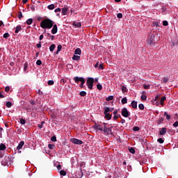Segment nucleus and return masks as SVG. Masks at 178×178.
Masks as SVG:
<instances>
[{
  "mask_svg": "<svg viewBox=\"0 0 178 178\" xmlns=\"http://www.w3.org/2000/svg\"><path fill=\"white\" fill-rule=\"evenodd\" d=\"M3 38H8V37H10V35L9 34V33H6L3 34Z\"/></svg>",
  "mask_w": 178,
  "mask_h": 178,
  "instance_id": "39",
  "label": "nucleus"
},
{
  "mask_svg": "<svg viewBox=\"0 0 178 178\" xmlns=\"http://www.w3.org/2000/svg\"><path fill=\"white\" fill-rule=\"evenodd\" d=\"M67 12H69V8H67V7L62 8V15H63V16H66V15H67Z\"/></svg>",
  "mask_w": 178,
  "mask_h": 178,
  "instance_id": "10",
  "label": "nucleus"
},
{
  "mask_svg": "<svg viewBox=\"0 0 178 178\" xmlns=\"http://www.w3.org/2000/svg\"><path fill=\"white\" fill-rule=\"evenodd\" d=\"M45 123V122L42 121L40 124H38V127L39 129H42V126H44V124Z\"/></svg>",
  "mask_w": 178,
  "mask_h": 178,
  "instance_id": "40",
  "label": "nucleus"
},
{
  "mask_svg": "<svg viewBox=\"0 0 178 178\" xmlns=\"http://www.w3.org/2000/svg\"><path fill=\"white\" fill-rule=\"evenodd\" d=\"M56 166L58 169V170H60L62 169V166L60 165V164H59V163H58V164H56Z\"/></svg>",
  "mask_w": 178,
  "mask_h": 178,
  "instance_id": "43",
  "label": "nucleus"
},
{
  "mask_svg": "<svg viewBox=\"0 0 178 178\" xmlns=\"http://www.w3.org/2000/svg\"><path fill=\"white\" fill-rule=\"evenodd\" d=\"M33 24V19L30 18L26 20V24H28L29 26H30V24Z\"/></svg>",
  "mask_w": 178,
  "mask_h": 178,
  "instance_id": "27",
  "label": "nucleus"
},
{
  "mask_svg": "<svg viewBox=\"0 0 178 178\" xmlns=\"http://www.w3.org/2000/svg\"><path fill=\"white\" fill-rule=\"evenodd\" d=\"M4 159L6 161H2L1 165H3V166H6V165H8V161H9V157H5Z\"/></svg>",
  "mask_w": 178,
  "mask_h": 178,
  "instance_id": "13",
  "label": "nucleus"
},
{
  "mask_svg": "<svg viewBox=\"0 0 178 178\" xmlns=\"http://www.w3.org/2000/svg\"><path fill=\"white\" fill-rule=\"evenodd\" d=\"M99 69L100 70H102L104 69V65H103L102 64H100V65H99Z\"/></svg>",
  "mask_w": 178,
  "mask_h": 178,
  "instance_id": "56",
  "label": "nucleus"
},
{
  "mask_svg": "<svg viewBox=\"0 0 178 178\" xmlns=\"http://www.w3.org/2000/svg\"><path fill=\"white\" fill-rule=\"evenodd\" d=\"M140 99L142 101H145L147 99V95L143 93L140 97Z\"/></svg>",
  "mask_w": 178,
  "mask_h": 178,
  "instance_id": "23",
  "label": "nucleus"
},
{
  "mask_svg": "<svg viewBox=\"0 0 178 178\" xmlns=\"http://www.w3.org/2000/svg\"><path fill=\"white\" fill-rule=\"evenodd\" d=\"M131 106L134 109H136L137 108V102L136 101H132L131 102Z\"/></svg>",
  "mask_w": 178,
  "mask_h": 178,
  "instance_id": "16",
  "label": "nucleus"
},
{
  "mask_svg": "<svg viewBox=\"0 0 178 178\" xmlns=\"http://www.w3.org/2000/svg\"><path fill=\"white\" fill-rule=\"evenodd\" d=\"M71 142L73 143V144H76V145H81V144H83V140H80L77 138L71 139Z\"/></svg>",
  "mask_w": 178,
  "mask_h": 178,
  "instance_id": "5",
  "label": "nucleus"
},
{
  "mask_svg": "<svg viewBox=\"0 0 178 178\" xmlns=\"http://www.w3.org/2000/svg\"><path fill=\"white\" fill-rule=\"evenodd\" d=\"M94 84V79L93 78H88L86 85L89 90H92V86Z\"/></svg>",
  "mask_w": 178,
  "mask_h": 178,
  "instance_id": "2",
  "label": "nucleus"
},
{
  "mask_svg": "<svg viewBox=\"0 0 178 178\" xmlns=\"http://www.w3.org/2000/svg\"><path fill=\"white\" fill-rule=\"evenodd\" d=\"M48 147H49V149H54V147H55V145L49 144Z\"/></svg>",
  "mask_w": 178,
  "mask_h": 178,
  "instance_id": "48",
  "label": "nucleus"
},
{
  "mask_svg": "<svg viewBox=\"0 0 178 178\" xmlns=\"http://www.w3.org/2000/svg\"><path fill=\"white\" fill-rule=\"evenodd\" d=\"M74 80L75 83H79V81L86 83V79L83 77L75 76L74 78Z\"/></svg>",
  "mask_w": 178,
  "mask_h": 178,
  "instance_id": "8",
  "label": "nucleus"
},
{
  "mask_svg": "<svg viewBox=\"0 0 178 178\" xmlns=\"http://www.w3.org/2000/svg\"><path fill=\"white\" fill-rule=\"evenodd\" d=\"M23 145H24V141H21L17 147V149L19 151L21 148H23Z\"/></svg>",
  "mask_w": 178,
  "mask_h": 178,
  "instance_id": "12",
  "label": "nucleus"
},
{
  "mask_svg": "<svg viewBox=\"0 0 178 178\" xmlns=\"http://www.w3.org/2000/svg\"><path fill=\"white\" fill-rule=\"evenodd\" d=\"M80 59V56H77L76 54H74L72 56V60H79Z\"/></svg>",
  "mask_w": 178,
  "mask_h": 178,
  "instance_id": "20",
  "label": "nucleus"
},
{
  "mask_svg": "<svg viewBox=\"0 0 178 178\" xmlns=\"http://www.w3.org/2000/svg\"><path fill=\"white\" fill-rule=\"evenodd\" d=\"M74 55H81V49L80 48H77L74 50Z\"/></svg>",
  "mask_w": 178,
  "mask_h": 178,
  "instance_id": "14",
  "label": "nucleus"
},
{
  "mask_svg": "<svg viewBox=\"0 0 178 178\" xmlns=\"http://www.w3.org/2000/svg\"><path fill=\"white\" fill-rule=\"evenodd\" d=\"M51 33L53 34H56L58 33V26L56 24L53 25V29H51Z\"/></svg>",
  "mask_w": 178,
  "mask_h": 178,
  "instance_id": "9",
  "label": "nucleus"
},
{
  "mask_svg": "<svg viewBox=\"0 0 178 178\" xmlns=\"http://www.w3.org/2000/svg\"><path fill=\"white\" fill-rule=\"evenodd\" d=\"M47 9H49V10H54V9H55V5L54 4H50L48 6Z\"/></svg>",
  "mask_w": 178,
  "mask_h": 178,
  "instance_id": "21",
  "label": "nucleus"
},
{
  "mask_svg": "<svg viewBox=\"0 0 178 178\" xmlns=\"http://www.w3.org/2000/svg\"><path fill=\"white\" fill-rule=\"evenodd\" d=\"M36 47H37V48H41V42H40V43L37 44Z\"/></svg>",
  "mask_w": 178,
  "mask_h": 178,
  "instance_id": "61",
  "label": "nucleus"
},
{
  "mask_svg": "<svg viewBox=\"0 0 178 178\" xmlns=\"http://www.w3.org/2000/svg\"><path fill=\"white\" fill-rule=\"evenodd\" d=\"M119 118V115H114L113 119L116 120Z\"/></svg>",
  "mask_w": 178,
  "mask_h": 178,
  "instance_id": "63",
  "label": "nucleus"
},
{
  "mask_svg": "<svg viewBox=\"0 0 178 178\" xmlns=\"http://www.w3.org/2000/svg\"><path fill=\"white\" fill-rule=\"evenodd\" d=\"M138 108H139V109H140V111H143V109H144V104H140L138 105Z\"/></svg>",
  "mask_w": 178,
  "mask_h": 178,
  "instance_id": "41",
  "label": "nucleus"
},
{
  "mask_svg": "<svg viewBox=\"0 0 178 178\" xmlns=\"http://www.w3.org/2000/svg\"><path fill=\"white\" fill-rule=\"evenodd\" d=\"M129 152H131V154H135L136 153V150L133 147L129 148Z\"/></svg>",
  "mask_w": 178,
  "mask_h": 178,
  "instance_id": "36",
  "label": "nucleus"
},
{
  "mask_svg": "<svg viewBox=\"0 0 178 178\" xmlns=\"http://www.w3.org/2000/svg\"><path fill=\"white\" fill-rule=\"evenodd\" d=\"M19 123H21L22 124H26V120L21 118L19 120Z\"/></svg>",
  "mask_w": 178,
  "mask_h": 178,
  "instance_id": "35",
  "label": "nucleus"
},
{
  "mask_svg": "<svg viewBox=\"0 0 178 178\" xmlns=\"http://www.w3.org/2000/svg\"><path fill=\"white\" fill-rule=\"evenodd\" d=\"M10 90V87H9V86H6L5 88L6 92H9Z\"/></svg>",
  "mask_w": 178,
  "mask_h": 178,
  "instance_id": "50",
  "label": "nucleus"
},
{
  "mask_svg": "<svg viewBox=\"0 0 178 178\" xmlns=\"http://www.w3.org/2000/svg\"><path fill=\"white\" fill-rule=\"evenodd\" d=\"M36 65H38V66H41L42 65V61H41V60H38L36 61Z\"/></svg>",
  "mask_w": 178,
  "mask_h": 178,
  "instance_id": "37",
  "label": "nucleus"
},
{
  "mask_svg": "<svg viewBox=\"0 0 178 178\" xmlns=\"http://www.w3.org/2000/svg\"><path fill=\"white\" fill-rule=\"evenodd\" d=\"M55 47H56V46H55V44H51L50 47H49V51H51V52H53V51L55 49Z\"/></svg>",
  "mask_w": 178,
  "mask_h": 178,
  "instance_id": "28",
  "label": "nucleus"
},
{
  "mask_svg": "<svg viewBox=\"0 0 178 178\" xmlns=\"http://www.w3.org/2000/svg\"><path fill=\"white\" fill-rule=\"evenodd\" d=\"M22 26H20V25L17 26L15 28V34H18V33L19 31H22Z\"/></svg>",
  "mask_w": 178,
  "mask_h": 178,
  "instance_id": "11",
  "label": "nucleus"
},
{
  "mask_svg": "<svg viewBox=\"0 0 178 178\" xmlns=\"http://www.w3.org/2000/svg\"><path fill=\"white\" fill-rule=\"evenodd\" d=\"M51 140L52 141H54V142L56 141V136H52V137L51 138Z\"/></svg>",
  "mask_w": 178,
  "mask_h": 178,
  "instance_id": "53",
  "label": "nucleus"
},
{
  "mask_svg": "<svg viewBox=\"0 0 178 178\" xmlns=\"http://www.w3.org/2000/svg\"><path fill=\"white\" fill-rule=\"evenodd\" d=\"M164 119L163 118L161 117L158 120H157V123L159 124H161V123H162V122H163Z\"/></svg>",
  "mask_w": 178,
  "mask_h": 178,
  "instance_id": "32",
  "label": "nucleus"
},
{
  "mask_svg": "<svg viewBox=\"0 0 178 178\" xmlns=\"http://www.w3.org/2000/svg\"><path fill=\"white\" fill-rule=\"evenodd\" d=\"M60 175L61 176H66V171H65V170H60Z\"/></svg>",
  "mask_w": 178,
  "mask_h": 178,
  "instance_id": "38",
  "label": "nucleus"
},
{
  "mask_svg": "<svg viewBox=\"0 0 178 178\" xmlns=\"http://www.w3.org/2000/svg\"><path fill=\"white\" fill-rule=\"evenodd\" d=\"M108 110V112H113V108H110V107H104V111Z\"/></svg>",
  "mask_w": 178,
  "mask_h": 178,
  "instance_id": "26",
  "label": "nucleus"
},
{
  "mask_svg": "<svg viewBox=\"0 0 178 178\" xmlns=\"http://www.w3.org/2000/svg\"><path fill=\"white\" fill-rule=\"evenodd\" d=\"M169 24L168 23V21H163V25L164 26H168Z\"/></svg>",
  "mask_w": 178,
  "mask_h": 178,
  "instance_id": "57",
  "label": "nucleus"
},
{
  "mask_svg": "<svg viewBox=\"0 0 178 178\" xmlns=\"http://www.w3.org/2000/svg\"><path fill=\"white\" fill-rule=\"evenodd\" d=\"M43 38H44V35H40L39 38L40 41L42 40Z\"/></svg>",
  "mask_w": 178,
  "mask_h": 178,
  "instance_id": "60",
  "label": "nucleus"
},
{
  "mask_svg": "<svg viewBox=\"0 0 178 178\" xmlns=\"http://www.w3.org/2000/svg\"><path fill=\"white\" fill-rule=\"evenodd\" d=\"M57 51H58V52H60V51H62V45H60V44L58 45Z\"/></svg>",
  "mask_w": 178,
  "mask_h": 178,
  "instance_id": "44",
  "label": "nucleus"
},
{
  "mask_svg": "<svg viewBox=\"0 0 178 178\" xmlns=\"http://www.w3.org/2000/svg\"><path fill=\"white\" fill-rule=\"evenodd\" d=\"M134 131H140V127H133Z\"/></svg>",
  "mask_w": 178,
  "mask_h": 178,
  "instance_id": "42",
  "label": "nucleus"
},
{
  "mask_svg": "<svg viewBox=\"0 0 178 178\" xmlns=\"http://www.w3.org/2000/svg\"><path fill=\"white\" fill-rule=\"evenodd\" d=\"M106 101H113V96L111 95L106 98Z\"/></svg>",
  "mask_w": 178,
  "mask_h": 178,
  "instance_id": "31",
  "label": "nucleus"
},
{
  "mask_svg": "<svg viewBox=\"0 0 178 178\" xmlns=\"http://www.w3.org/2000/svg\"><path fill=\"white\" fill-rule=\"evenodd\" d=\"M55 13H58V12H60V8H58L54 10Z\"/></svg>",
  "mask_w": 178,
  "mask_h": 178,
  "instance_id": "55",
  "label": "nucleus"
},
{
  "mask_svg": "<svg viewBox=\"0 0 178 178\" xmlns=\"http://www.w3.org/2000/svg\"><path fill=\"white\" fill-rule=\"evenodd\" d=\"M121 90H122L123 94H124V92H127V91H128L127 88L124 86H122Z\"/></svg>",
  "mask_w": 178,
  "mask_h": 178,
  "instance_id": "22",
  "label": "nucleus"
},
{
  "mask_svg": "<svg viewBox=\"0 0 178 178\" xmlns=\"http://www.w3.org/2000/svg\"><path fill=\"white\" fill-rule=\"evenodd\" d=\"M121 102L123 105H124V104H127V97H123L121 100Z\"/></svg>",
  "mask_w": 178,
  "mask_h": 178,
  "instance_id": "25",
  "label": "nucleus"
},
{
  "mask_svg": "<svg viewBox=\"0 0 178 178\" xmlns=\"http://www.w3.org/2000/svg\"><path fill=\"white\" fill-rule=\"evenodd\" d=\"M114 115H118V110L113 111Z\"/></svg>",
  "mask_w": 178,
  "mask_h": 178,
  "instance_id": "64",
  "label": "nucleus"
},
{
  "mask_svg": "<svg viewBox=\"0 0 178 178\" xmlns=\"http://www.w3.org/2000/svg\"><path fill=\"white\" fill-rule=\"evenodd\" d=\"M54 26V21L51 20L50 19H45L40 23V27L42 29H52Z\"/></svg>",
  "mask_w": 178,
  "mask_h": 178,
  "instance_id": "1",
  "label": "nucleus"
},
{
  "mask_svg": "<svg viewBox=\"0 0 178 178\" xmlns=\"http://www.w3.org/2000/svg\"><path fill=\"white\" fill-rule=\"evenodd\" d=\"M47 84H48L49 86H54V82L53 80H50V81H48Z\"/></svg>",
  "mask_w": 178,
  "mask_h": 178,
  "instance_id": "45",
  "label": "nucleus"
},
{
  "mask_svg": "<svg viewBox=\"0 0 178 178\" xmlns=\"http://www.w3.org/2000/svg\"><path fill=\"white\" fill-rule=\"evenodd\" d=\"M73 26H74L75 27H77L79 29V27H81V23L75 22L73 23Z\"/></svg>",
  "mask_w": 178,
  "mask_h": 178,
  "instance_id": "17",
  "label": "nucleus"
},
{
  "mask_svg": "<svg viewBox=\"0 0 178 178\" xmlns=\"http://www.w3.org/2000/svg\"><path fill=\"white\" fill-rule=\"evenodd\" d=\"M166 101V97H163L161 99L160 104L162 106H163V103Z\"/></svg>",
  "mask_w": 178,
  "mask_h": 178,
  "instance_id": "19",
  "label": "nucleus"
},
{
  "mask_svg": "<svg viewBox=\"0 0 178 178\" xmlns=\"http://www.w3.org/2000/svg\"><path fill=\"white\" fill-rule=\"evenodd\" d=\"M168 78L163 79V83H168Z\"/></svg>",
  "mask_w": 178,
  "mask_h": 178,
  "instance_id": "62",
  "label": "nucleus"
},
{
  "mask_svg": "<svg viewBox=\"0 0 178 178\" xmlns=\"http://www.w3.org/2000/svg\"><path fill=\"white\" fill-rule=\"evenodd\" d=\"M31 10H32V12H34V10H35V7L34 6H31Z\"/></svg>",
  "mask_w": 178,
  "mask_h": 178,
  "instance_id": "59",
  "label": "nucleus"
},
{
  "mask_svg": "<svg viewBox=\"0 0 178 178\" xmlns=\"http://www.w3.org/2000/svg\"><path fill=\"white\" fill-rule=\"evenodd\" d=\"M161 136H163L164 134H166V128H162L159 131Z\"/></svg>",
  "mask_w": 178,
  "mask_h": 178,
  "instance_id": "15",
  "label": "nucleus"
},
{
  "mask_svg": "<svg viewBox=\"0 0 178 178\" xmlns=\"http://www.w3.org/2000/svg\"><path fill=\"white\" fill-rule=\"evenodd\" d=\"M106 124L103 123V124H96L95 127V129L96 130H99V131H104V129L105 127Z\"/></svg>",
  "mask_w": 178,
  "mask_h": 178,
  "instance_id": "4",
  "label": "nucleus"
},
{
  "mask_svg": "<svg viewBox=\"0 0 178 178\" xmlns=\"http://www.w3.org/2000/svg\"><path fill=\"white\" fill-rule=\"evenodd\" d=\"M22 17H23V14L22 13V12H19V13L18 14V18L22 19Z\"/></svg>",
  "mask_w": 178,
  "mask_h": 178,
  "instance_id": "52",
  "label": "nucleus"
},
{
  "mask_svg": "<svg viewBox=\"0 0 178 178\" xmlns=\"http://www.w3.org/2000/svg\"><path fill=\"white\" fill-rule=\"evenodd\" d=\"M38 95H42V91H41V90H38Z\"/></svg>",
  "mask_w": 178,
  "mask_h": 178,
  "instance_id": "58",
  "label": "nucleus"
},
{
  "mask_svg": "<svg viewBox=\"0 0 178 178\" xmlns=\"http://www.w3.org/2000/svg\"><path fill=\"white\" fill-rule=\"evenodd\" d=\"M117 17H118V19H122V17H123V15H122V13H118V14L117 15Z\"/></svg>",
  "mask_w": 178,
  "mask_h": 178,
  "instance_id": "51",
  "label": "nucleus"
},
{
  "mask_svg": "<svg viewBox=\"0 0 178 178\" xmlns=\"http://www.w3.org/2000/svg\"><path fill=\"white\" fill-rule=\"evenodd\" d=\"M79 94L81 97H86V95H87V92H86V91H81Z\"/></svg>",
  "mask_w": 178,
  "mask_h": 178,
  "instance_id": "34",
  "label": "nucleus"
},
{
  "mask_svg": "<svg viewBox=\"0 0 178 178\" xmlns=\"http://www.w3.org/2000/svg\"><path fill=\"white\" fill-rule=\"evenodd\" d=\"M164 116H166V119L168 120H170V115H169L168 114V113L167 112H165L164 113Z\"/></svg>",
  "mask_w": 178,
  "mask_h": 178,
  "instance_id": "33",
  "label": "nucleus"
},
{
  "mask_svg": "<svg viewBox=\"0 0 178 178\" xmlns=\"http://www.w3.org/2000/svg\"><path fill=\"white\" fill-rule=\"evenodd\" d=\"M27 69H29V63H25L24 65V72H27Z\"/></svg>",
  "mask_w": 178,
  "mask_h": 178,
  "instance_id": "24",
  "label": "nucleus"
},
{
  "mask_svg": "<svg viewBox=\"0 0 178 178\" xmlns=\"http://www.w3.org/2000/svg\"><path fill=\"white\" fill-rule=\"evenodd\" d=\"M5 149H6V146L3 143H1L0 145V151H5Z\"/></svg>",
  "mask_w": 178,
  "mask_h": 178,
  "instance_id": "18",
  "label": "nucleus"
},
{
  "mask_svg": "<svg viewBox=\"0 0 178 178\" xmlns=\"http://www.w3.org/2000/svg\"><path fill=\"white\" fill-rule=\"evenodd\" d=\"M6 106L7 108H12V102H7L6 104Z\"/></svg>",
  "mask_w": 178,
  "mask_h": 178,
  "instance_id": "30",
  "label": "nucleus"
},
{
  "mask_svg": "<svg viewBox=\"0 0 178 178\" xmlns=\"http://www.w3.org/2000/svg\"><path fill=\"white\" fill-rule=\"evenodd\" d=\"M158 143L160 144H163V139L162 138H160L157 140Z\"/></svg>",
  "mask_w": 178,
  "mask_h": 178,
  "instance_id": "46",
  "label": "nucleus"
},
{
  "mask_svg": "<svg viewBox=\"0 0 178 178\" xmlns=\"http://www.w3.org/2000/svg\"><path fill=\"white\" fill-rule=\"evenodd\" d=\"M103 131L105 134H112V129L106 127V124L104 125Z\"/></svg>",
  "mask_w": 178,
  "mask_h": 178,
  "instance_id": "7",
  "label": "nucleus"
},
{
  "mask_svg": "<svg viewBox=\"0 0 178 178\" xmlns=\"http://www.w3.org/2000/svg\"><path fill=\"white\" fill-rule=\"evenodd\" d=\"M97 90H102V85H101V84H97Z\"/></svg>",
  "mask_w": 178,
  "mask_h": 178,
  "instance_id": "49",
  "label": "nucleus"
},
{
  "mask_svg": "<svg viewBox=\"0 0 178 178\" xmlns=\"http://www.w3.org/2000/svg\"><path fill=\"white\" fill-rule=\"evenodd\" d=\"M122 115L124 118H129L130 116V113L127 111V108H123L122 109Z\"/></svg>",
  "mask_w": 178,
  "mask_h": 178,
  "instance_id": "3",
  "label": "nucleus"
},
{
  "mask_svg": "<svg viewBox=\"0 0 178 178\" xmlns=\"http://www.w3.org/2000/svg\"><path fill=\"white\" fill-rule=\"evenodd\" d=\"M173 127H178V121L175 122L173 124Z\"/></svg>",
  "mask_w": 178,
  "mask_h": 178,
  "instance_id": "54",
  "label": "nucleus"
},
{
  "mask_svg": "<svg viewBox=\"0 0 178 178\" xmlns=\"http://www.w3.org/2000/svg\"><path fill=\"white\" fill-rule=\"evenodd\" d=\"M108 111V109L104 110V118L105 119H107V120H111V119H112V115L109 114Z\"/></svg>",
  "mask_w": 178,
  "mask_h": 178,
  "instance_id": "6",
  "label": "nucleus"
},
{
  "mask_svg": "<svg viewBox=\"0 0 178 178\" xmlns=\"http://www.w3.org/2000/svg\"><path fill=\"white\" fill-rule=\"evenodd\" d=\"M153 27H159V23L158 22L155 21L152 24Z\"/></svg>",
  "mask_w": 178,
  "mask_h": 178,
  "instance_id": "29",
  "label": "nucleus"
},
{
  "mask_svg": "<svg viewBox=\"0 0 178 178\" xmlns=\"http://www.w3.org/2000/svg\"><path fill=\"white\" fill-rule=\"evenodd\" d=\"M149 87H151L149 85L143 86V88H145V90H149Z\"/></svg>",
  "mask_w": 178,
  "mask_h": 178,
  "instance_id": "47",
  "label": "nucleus"
}]
</instances>
